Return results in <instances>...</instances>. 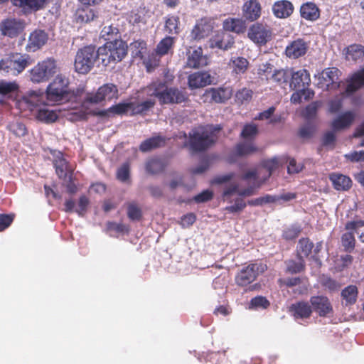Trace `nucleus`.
Returning <instances> with one entry per match:
<instances>
[{"label":"nucleus","mask_w":364,"mask_h":364,"mask_svg":"<svg viewBox=\"0 0 364 364\" xmlns=\"http://www.w3.org/2000/svg\"><path fill=\"white\" fill-rule=\"evenodd\" d=\"M48 0H11L13 4L26 12L38 11L44 7Z\"/></svg>","instance_id":"393cba45"},{"label":"nucleus","mask_w":364,"mask_h":364,"mask_svg":"<svg viewBox=\"0 0 364 364\" xmlns=\"http://www.w3.org/2000/svg\"><path fill=\"white\" fill-rule=\"evenodd\" d=\"M277 199V198L276 196L266 195L264 196L249 200L248 204L254 206L262 205L267 203H276Z\"/></svg>","instance_id":"6e6d98bb"},{"label":"nucleus","mask_w":364,"mask_h":364,"mask_svg":"<svg viewBox=\"0 0 364 364\" xmlns=\"http://www.w3.org/2000/svg\"><path fill=\"white\" fill-rule=\"evenodd\" d=\"M129 110L132 111V103H119L111 107L109 109L110 112L117 114L126 113Z\"/></svg>","instance_id":"bf43d9fd"},{"label":"nucleus","mask_w":364,"mask_h":364,"mask_svg":"<svg viewBox=\"0 0 364 364\" xmlns=\"http://www.w3.org/2000/svg\"><path fill=\"white\" fill-rule=\"evenodd\" d=\"M164 168L163 161L159 159H149L146 164V169L149 173H157Z\"/></svg>","instance_id":"de8ad7c7"},{"label":"nucleus","mask_w":364,"mask_h":364,"mask_svg":"<svg viewBox=\"0 0 364 364\" xmlns=\"http://www.w3.org/2000/svg\"><path fill=\"white\" fill-rule=\"evenodd\" d=\"M252 91L247 88H243L236 93V99L240 103L250 101L252 97Z\"/></svg>","instance_id":"052dcab7"},{"label":"nucleus","mask_w":364,"mask_h":364,"mask_svg":"<svg viewBox=\"0 0 364 364\" xmlns=\"http://www.w3.org/2000/svg\"><path fill=\"white\" fill-rule=\"evenodd\" d=\"M308 48L309 44L306 41L297 39L287 46L285 52L287 57L296 59L304 55Z\"/></svg>","instance_id":"412c9836"},{"label":"nucleus","mask_w":364,"mask_h":364,"mask_svg":"<svg viewBox=\"0 0 364 364\" xmlns=\"http://www.w3.org/2000/svg\"><path fill=\"white\" fill-rule=\"evenodd\" d=\"M232 71L236 74H243L249 66V62L243 57L232 58L230 60Z\"/></svg>","instance_id":"4c0bfd02"},{"label":"nucleus","mask_w":364,"mask_h":364,"mask_svg":"<svg viewBox=\"0 0 364 364\" xmlns=\"http://www.w3.org/2000/svg\"><path fill=\"white\" fill-rule=\"evenodd\" d=\"M127 45L118 38H115L113 41H107L103 46L98 48L100 59L105 66L121 61L127 55Z\"/></svg>","instance_id":"20e7f679"},{"label":"nucleus","mask_w":364,"mask_h":364,"mask_svg":"<svg viewBox=\"0 0 364 364\" xmlns=\"http://www.w3.org/2000/svg\"><path fill=\"white\" fill-rule=\"evenodd\" d=\"M257 147L250 141L240 143L236 146V152L239 156H246L257 151Z\"/></svg>","instance_id":"a19ab883"},{"label":"nucleus","mask_w":364,"mask_h":364,"mask_svg":"<svg viewBox=\"0 0 364 364\" xmlns=\"http://www.w3.org/2000/svg\"><path fill=\"white\" fill-rule=\"evenodd\" d=\"M266 269V265L262 263H255L242 268L235 278L239 286L245 287L254 282L259 273Z\"/></svg>","instance_id":"9b49d317"},{"label":"nucleus","mask_w":364,"mask_h":364,"mask_svg":"<svg viewBox=\"0 0 364 364\" xmlns=\"http://www.w3.org/2000/svg\"><path fill=\"white\" fill-rule=\"evenodd\" d=\"M208 64V58L203 55L200 47L190 49L187 53L186 65L191 68H199Z\"/></svg>","instance_id":"a211bd4d"},{"label":"nucleus","mask_w":364,"mask_h":364,"mask_svg":"<svg viewBox=\"0 0 364 364\" xmlns=\"http://www.w3.org/2000/svg\"><path fill=\"white\" fill-rule=\"evenodd\" d=\"M100 59L98 49L92 46H85L80 49L75 59V69L78 73L86 74L93 68L97 59Z\"/></svg>","instance_id":"0eeeda50"},{"label":"nucleus","mask_w":364,"mask_h":364,"mask_svg":"<svg viewBox=\"0 0 364 364\" xmlns=\"http://www.w3.org/2000/svg\"><path fill=\"white\" fill-rule=\"evenodd\" d=\"M149 96L156 97L161 104H179L186 100L185 94L178 88L168 87L165 82H154L146 89Z\"/></svg>","instance_id":"7ed1b4c3"},{"label":"nucleus","mask_w":364,"mask_h":364,"mask_svg":"<svg viewBox=\"0 0 364 364\" xmlns=\"http://www.w3.org/2000/svg\"><path fill=\"white\" fill-rule=\"evenodd\" d=\"M257 127L255 124H248L244 127L241 132V136L244 139H252L257 135Z\"/></svg>","instance_id":"13d9d810"},{"label":"nucleus","mask_w":364,"mask_h":364,"mask_svg":"<svg viewBox=\"0 0 364 364\" xmlns=\"http://www.w3.org/2000/svg\"><path fill=\"white\" fill-rule=\"evenodd\" d=\"M262 8L257 0L247 1L242 6L243 17L250 21L257 20L261 16Z\"/></svg>","instance_id":"6ab92c4d"},{"label":"nucleus","mask_w":364,"mask_h":364,"mask_svg":"<svg viewBox=\"0 0 364 364\" xmlns=\"http://www.w3.org/2000/svg\"><path fill=\"white\" fill-rule=\"evenodd\" d=\"M287 272L291 274L301 272L304 269V262L301 259H299V262L289 260L286 262Z\"/></svg>","instance_id":"603ef678"},{"label":"nucleus","mask_w":364,"mask_h":364,"mask_svg":"<svg viewBox=\"0 0 364 364\" xmlns=\"http://www.w3.org/2000/svg\"><path fill=\"white\" fill-rule=\"evenodd\" d=\"M68 85V79L62 75H58L47 88L46 100L48 103L54 104L61 101L67 92Z\"/></svg>","instance_id":"1a4fd4ad"},{"label":"nucleus","mask_w":364,"mask_h":364,"mask_svg":"<svg viewBox=\"0 0 364 364\" xmlns=\"http://www.w3.org/2000/svg\"><path fill=\"white\" fill-rule=\"evenodd\" d=\"M221 129L218 125H207L193 129L190 134V146L193 151H200L213 144L218 139V133Z\"/></svg>","instance_id":"f03ea898"},{"label":"nucleus","mask_w":364,"mask_h":364,"mask_svg":"<svg viewBox=\"0 0 364 364\" xmlns=\"http://www.w3.org/2000/svg\"><path fill=\"white\" fill-rule=\"evenodd\" d=\"M246 206V203L240 197H237L235 200V203L226 208V210L230 213H237L242 210Z\"/></svg>","instance_id":"0e129e2a"},{"label":"nucleus","mask_w":364,"mask_h":364,"mask_svg":"<svg viewBox=\"0 0 364 364\" xmlns=\"http://www.w3.org/2000/svg\"><path fill=\"white\" fill-rule=\"evenodd\" d=\"M313 248V243L308 239H301L299 240L297 246V255L299 259H303L308 257Z\"/></svg>","instance_id":"58836bf2"},{"label":"nucleus","mask_w":364,"mask_h":364,"mask_svg":"<svg viewBox=\"0 0 364 364\" xmlns=\"http://www.w3.org/2000/svg\"><path fill=\"white\" fill-rule=\"evenodd\" d=\"M165 143V137L156 135L142 141L140 144L139 149L142 152H148L152 149L164 146Z\"/></svg>","instance_id":"c85d7f7f"},{"label":"nucleus","mask_w":364,"mask_h":364,"mask_svg":"<svg viewBox=\"0 0 364 364\" xmlns=\"http://www.w3.org/2000/svg\"><path fill=\"white\" fill-rule=\"evenodd\" d=\"M341 242L346 251L351 252L354 250L355 239L352 232L344 233L342 235Z\"/></svg>","instance_id":"09e8293b"},{"label":"nucleus","mask_w":364,"mask_h":364,"mask_svg":"<svg viewBox=\"0 0 364 364\" xmlns=\"http://www.w3.org/2000/svg\"><path fill=\"white\" fill-rule=\"evenodd\" d=\"M269 301L263 296H257L251 300L250 306L254 308L265 309L269 306Z\"/></svg>","instance_id":"774afa93"},{"label":"nucleus","mask_w":364,"mask_h":364,"mask_svg":"<svg viewBox=\"0 0 364 364\" xmlns=\"http://www.w3.org/2000/svg\"><path fill=\"white\" fill-rule=\"evenodd\" d=\"M179 18L176 16H168L165 22V30L170 34H177L179 33Z\"/></svg>","instance_id":"a18cd8bd"},{"label":"nucleus","mask_w":364,"mask_h":364,"mask_svg":"<svg viewBox=\"0 0 364 364\" xmlns=\"http://www.w3.org/2000/svg\"><path fill=\"white\" fill-rule=\"evenodd\" d=\"M232 95L230 87L210 88L206 91V95L216 103H223L229 100Z\"/></svg>","instance_id":"b1692460"},{"label":"nucleus","mask_w":364,"mask_h":364,"mask_svg":"<svg viewBox=\"0 0 364 364\" xmlns=\"http://www.w3.org/2000/svg\"><path fill=\"white\" fill-rule=\"evenodd\" d=\"M290 309L296 319L309 318L312 313L311 306L304 301L292 304Z\"/></svg>","instance_id":"bb28decb"},{"label":"nucleus","mask_w":364,"mask_h":364,"mask_svg":"<svg viewBox=\"0 0 364 364\" xmlns=\"http://www.w3.org/2000/svg\"><path fill=\"white\" fill-rule=\"evenodd\" d=\"M278 161L273 159L264 162L262 168L248 169L240 176V180L244 181L247 188H240L239 184L230 182L224 188L223 198L225 201L232 202V197L250 196L254 194L255 190L260 186L272 175V172L278 168Z\"/></svg>","instance_id":"f257e3e1"},{"label":"nucleus","mask_w":364,"mask_h":364,"mask_svg":"<svg viewBox=\"0 0 364 364\" xmlns=\"http://www.w3.org/2000/svg\"><path fill=\"white\" fill-rule=\"evenodd\" d=\"M23 28V23L15 18L6 19L0 24L1 34L11 38L18 36Z\"/></svg>","instance_id":"f3484780"},{"label":"nucleus","mask_w":364,"mask_h":364,"mask_svg":"<svg viewBox=\"0 0 364 364\" xmlns=\"http://www.w3.org/2000/svg\"><path fill=\"white\" fill-rule=\"evenodd\" d=\"M311 309L318 313L320 316H328L333 313V307L326 296H314L310 299Z\"/></svg>","instance_id":"2eb2a0df"},{"label":"nucleus","mask_w":364,"mask_h":364,"mask_svg":"<svg viewBox=\"0 0 364 364\" xmlns=\"http://www.w3.org/2000/svg\"><path fill=\"white\" fill-rule=\"evenodd\" d=\"M55 171L60 178L66 179L70 178L72 169L69 168L67 161L64 159H59L55 161Z\"/></svg>","instance_id":"e433bc0d"},{"label":"nucleus","mask_w":364,"mask_h":364,"mask_svg":"<svg viewBox=\"0 0 364 364\" xmlns=\"http://www.w3.org/2000/svg\"><path fill=\"white\" fill-rule=\"evenodd\" d=\"M294 10L292 4L287 0L279 1L273 5L272 11L277 18H287Z\"/></svg>","instance_id":"a878e982"},{"label":"nucleus","mask_w":364,"mask_h":364,"mask_svg":"<svg viewBox=\"0 0 364 364\" xmlns=\"http://www.w3.org/2000/svg\"><path fill=\"white\" fill-rule=\"evenodd\" d=\"M344 54L348 60H363L364 59V46L352 44L344 49Z\"/></svg>","instance_id":"c756f323"},{"label":"nucleus","mask_w":364,"mask_h":364,"mask_svg":"<svg viewBox=\"0 0 364 364\" xmlns=\"http://www.w3.org/2000/svg\"><path fill=\"white\" fill-rule=\"evenodd\" d=\"M343 96H336L328 102V111L331 113L338 112L343 107Z\"/></svg>","instance_id":"4d7b16f0"},{"label":"nucleus","mask_w":364,"mask_h":364,"mask_svg":"<svg viewBox=\"0 0 364 364\" xmlns=\"http://www.w3.org/2000/svg\"><path fill=\"white\" fill-rule=\"evenodd\" d=\"M358 289L354 285L346 287L341 291V297L344 301L345 305H353L355 303L358 298Z\"/></svg>","instance_id":"f704fd0d"},{"label":"nucleus","mask_w":364,"mask_h":364,"mask_svg":"<svg viewBox=\"0 0 364 364\" xmlns=\"http://www.w3.org/2000/svg\"><path fill=\"white\" fill-rule=\"evenodd\" d=\"M245 21L240 18H228L223 22V28L226 32L240 33L245 31Z\"/></svg>","instance_id":"72a5a7b5"},{"label":"nucleus","mask_w":364,"mask_h":364,"mask_svg":"<svg viewBox=\"0 0 364 364\" xmlns=\"http://www.w3.org/2000/svg\"><path fill=\"white\" fill-rule=\"evenodd\" d=\"M118 97V89L114 84H105L101 86L96 94L88 95L82 102V108L85 113L80 114L79 118L83 119L87 114L92 113L90 107L98 104L103 100H111Z\"/></svg>","instance_id":"423d86ee"},{"label":"nucleus","mask_w":364,"mask_h":364,"mask_svg":"<svg viewBox=\"0 0 364 364\" xmlns=\"http://www.w3.org/2000/svg\"><path fill=\"white\" fill-rule=\"evenodd\" d=\"M11 132L17 136H23L26 134V128L23 124L19 122H13L8 125Z\"/></svg>","instance_id":"5fc2aeb1"},{"label":"nucleus","mask_w":364,"mask_h":364,"mask_svg":"<svg viewBox=\"0 0 364 364\" xmlns=\"http://www.w3.org/2000/svg\"><path fill=\"white\" fill-rule=\"evenodd\" d=\"M357 113L355 110H348L339 114L331 122V127L335 132L349 128L355 121Z\"/></svg>","instance_id":"4468645a"},{"label":"nucleus","mask_w":364,"mask_h":364,"mask_svg":"<svg viewBox=\"0 0 364 364\" xmlns=\"http://www.w3.org/2000/svg\"><path fill=\"white\" fill-rule=\"evenodd\" d=\"M233 43V37L228 32L221 31L211 39L210 47L225 50L231 48Z\"/></svg>","instance_id":"4be33fe9"},{"label":"nucleus","mask_w":364,"mask_h":364,"mask_svg":"<svg viewBox=\"0 0 364 364\" xmlns=\"http://www.w3.org/2000/svg\"><path fill=\"white\" fill-rule=\"evenodd\" d=\"M56 72L55 61L48 58L39 62L29 70V78L34 83H41L49 80Z\"/></svg>","instance_id":"6e6552de"},{"label":"nucleus","mask_w":364,"mask_h":364,"mask_svg":"<svg viewBox=\"0 0 364 364\" xmlns=\"http://www.w3.org/2000/svg\"><path fill=\"white\" fill-rule=\"evenodd\" d=\"M300 13L302 18L309 21H315L320 16L318 8L312 2L304 4L301 6Z\"/></svg>","instance_id":"2f4dec72"},{"label":"nucleus","mask_w":364,"mask_h":364,"mask_svg":"<svg viewBox=\"0 0 364 364\" xmlns=\"http://www.w3.org/2000/svg\"><path fill=\"white\" fill-rule=\"evenodd\" d=\"M100 37L105 41H113L115 38H119V30L117 28L109 25L105 26L100 33Z\"/></svg>","instance_id":"79ce46f5"},{"label":"nucleus","mask_w":364,"mask_h":364,"mask_svg":"<svg viewBox=\"0 0 364 364\" xmlns=\"http://www.w3.org/2000/svg\"><path fill=\"white\" fill-rule=\"evenodd\" d=\"M301 232V228L297 225H292L287 228L283 233V236L287 240H293L296 238Z\"/></svg>","instance_id":"69168bd1"},{"label":"nucleus","mask_w":364,"mask_h":364,"mask_svg":"<svg viewBox=\"0 0 364 364\" xmlns=\"http://www.w3.org/2000/svg\"><path fill=\"white\" fill-rule=\"evenodd\" d=\"M155 105L154 100H147L144 102L134 105L132 103V112L134 114H141L148 111L150 108L153 107Z\"/></svg>","instance_id":"8fccbe9b"},{"label":"nucleus","mask_w":364,"mask_h":364,"mask_svg":"<svg viewBox=\"0 0 364 364\" xmlns=\"http://www.w3.org/2000/svg\"><path fill=\"white\" fill-rule=\"evenodd\" d=\"M321 103L320 102H314L309 105L304 111V116L307 119H311L314 117L316 114L317 110L318 107L321 106Z\"/></svg>","instance_id":"680f3d73"},{"label":"nucleus","mask_w":364,"mask_h":364,"mask_svg":"<svg viewBox=\"0 0 364 364\" xmlns=\"http://www.w3.org/2000/svg\"><path fill=\"white\" fill-rule=\"evenodd\" d=\"M209 31L208 26L198 23L193 28L190 37L193 40H200L207 36L209 33Z\"/></svg>","instance_id":"ea45409f"},{"label":"nucleus","mask_w":364,"mask_h":364,"mask_svg":"<svg viewBox=\"0 0 364 364\" xmlns=\"http://www.w3.org/2000/svg\"><path fill=\"white\" fill-rule=\"evenodd\" d=\"M248 37L255 43L264 45L272 38V31L267 25L255 23L248 31Z\"/></svg>","instance_id":"f8f14e48"},{"label":"nucleus","mask_w":364,"mask_h":364,"mask_svg":"<svg viewBox=\"0 0 364 364\" xmlns=\"http://www.w3.org/2000/svg\"><path fill=\"white\" fill-rule=\"evenodd\" d=\"M32 63L28 55L10 53L0 60V73L3 75L17 76Z\"/></svg>","instance_id":"39448f33"},{"label":"nucleus","mask_w":364,"mask_h":364,"mask_svg":"<svg viewBox=\"0 0 364 364\" xmlns=\"http://www.w3.org/2000/svg\"><path fill=\"white\" fill-rule=\"evenodd\" d=\"M18 85L15 82L0 81V95L2 97H9L12 93L17 91Z\"/></svg>","instance_id":"37998d69"},{"label":"nucleus","mask_w":364,"mask_h":364,"mask_svg":"<svg viewBox=\"0 0 364 364\" xmlns=\"http://www.w3.org/2000/svg\"><path fill=\"white\" fill-rule=\"evenodd\" d=\"M329 178L334 188L338 191H347L351 187V179L345 175L333 173Z\"/></svg>","instance_id":"cd10ccee"},{"label":"nucleus","mask_w":364,"mask_h":364,"mask_svg":"<svg viewBox=\"0 0 364 364\" xmlns=\"http://www.w3.org/2000/svg\"><path fill=\"white\" fill-rule=\"evenodd\" d=\"M340 70L336 68H326L318 75H315L317 85L322 89L336 90L340 87Z\"/></svg>","instance_id":"9d476101"},{"label":"nucleus","mask_w":364,"mask_h":364,"mask_svg":"<svg viewBox=\"0 0 364 364\" xmlns=\"http://www.w3.org/2000/svg\"><path fill=\"white\" fill-rule=\"evenodd\" d=\"M364 85V69L354 73L348 81L346 92L350 95Z\"/></svg>","instance_id":"7c9ffc66"},{"label":"nucleus","mask_w":364,"mask_h":364,"mask_svg":"<svg viewBox=\"0 0 364 364\" xmlns=\"http://www.w3.org/2000/svg\"><path fill=\"white\" fill-rule=\"evenodd\" d=\"M175 38L173 37H166L162 39L156 47V53L160 55H166L172 48Z\"/></svg>","instance_id":"c03bdc74"},{"label":"nucleus","mask_w":364,"mask_h":364,"mask_svg":"<svg viewBox=\"0 0 364 364\" xmlns=\"http://www.w3.org/2000/svg\"><path fill=\"white\" fill-rule=\"evenodd\" d=\"M36 118L45 123H51L58 119L55 109H50L47 107L40 108L36 114Z\"/></svg>","instance_id":"c9c22d12"},{"label":"nucleus","mask_w":364,"mask_h":364,"mask_svg":"<svg viewBox=\"0 0 364 364\" xmlns=\"http://www.w3.org/2000/svg\"><path fill=\"white\" fill-rule=\"evenodd\" d=\"M48 40V33L41 29L33 31L28 36L25 49L28 53H33L41 49Z\"/></svg>","instance_id":"ddd939ff"},{"label":"nucleus","mask_w":364,"mask_h":364,"mask_svg":"<svg viewBox=\"0 0 364 364\" xmlns=\"http://www.w3.org/2000/svg\"><path fill=\"white\" fill-rule=\"evenodd\" d=\"M333 130L328 131L326 132L323 136L322 142L323 145L325 146H328L331 149L334 147V144L336 141V135L334 134Z\"/></svg>","instance_id":"338daca9"},{"label":"nucleus","mask_w":364,"mask_h":364,"mask_svg":"<svg viewBox=\"0 0 364 364\" xmlns=\"http://www.w3.org/2000/svg\"><path fill=\"white\" fill-rule=\"evenodd\" d=\"M315 131L314 127L311 124H306L301 127L299 131V135L304 139H307L311 137Z\"/></svg>","instance_id":"e2e57ef3"},{"label":"nucleus","mask_w":364,"mask_h":364,"mask_svg":"<svg viewBox=\"0 0 364 364\" xmlns=\"http://www.w3.org/2000/svg\"><path fill=\"white\" fill-rule=\"evenodd\" d=\"M313 95L314 92L309 89H305L304 91L296 90V92L291 95V102L294 104L300 103L303 96H304V99L307 100Z\"/></svg>","instance_id":"864d4df0"},{"label":"nucleus","mask_w":364,"mask_h":364,"mask_svg":"<svg viewBox=\"0 0 364 364\" xmlns=\"http://www.w3.org/2000/svg\"><path fill=\"white\" fill-rule=\"evenodd\" d=\"M291 75V73H289L284 70H276L272 75V79L274 82H277L279 85H287L288 80Z\"/></svg>","instance_id":"3c124183"},{"label":"nucleus","mask_w":364,"mask_h":364,"mask_svg":"<svg viewBox=\"0 0 364 364\" xmlns=\"http://www.w3.org/2000/svg\"><path fill=\"white\" fill-rule=\"evenodd\" d=\"M45 98H46V94L30 91L22 97L19 103L21 105H26L28 109H32L35 107L45 104Z\"/></svg>","instance_id":"5701e85b"},{"label":"nucleus","mask_w":364,"mask_h":364,"mask_svg":"<svg viewBox=\"0 0 364 364\" xmlns=\"http://www.w3.org/2000/svg\"><path fill=\"white\" fill-rule=\"evenodd\" d=\"M291 80L290 87L295 90L304 91L308 89L311 82L310 75L305 69L291 73Z\"/></svg>","instance_id":"dca6fc26"},{"label":"nucleus","mask_w":364,"mask_h":364,"mask_svg":"<svg viewBox=\"0 0 364 364\" xmlns=\"http://www.w3.org/2000/svg\"><path fill=\"white\" fill-rule=\"evenodd\" d=\"M129 50L133 57L142 58V54L146 50V43L142 40H137L129 46Z\"/></svg>","instance_id":"49530a36"},{"label":"nucleus","mask_w":364,"mask_h":364,"mask_svg":"<svg viewBox=\"0 0 364 364\" xmlns=\"http://www.w3.org/2000/svg\"><path fill=\"white\" fill-rule=\"evenodd\" d=\"M213 82V77L208 72H196L188 77V85L193 89L203 87Z\"/></svg>","instance_id":"aec40b11"},{"label":"nucleus","mask_w":364,"mask_h":364,"mask_svg":"<svg viewBox=\"0 0 364 364\" xmlns=\"http://www.w3.org/2000/svg\"><path fill=\"white\" fill-rule=\"evenodd\" d=\"M98 16V12L88 6L77 9L76 21L78 23H89Z\"/></svg>","instance_id":"473e14b6"}]
</instances>
